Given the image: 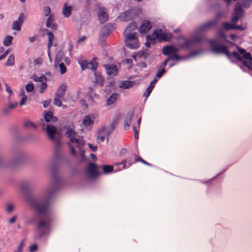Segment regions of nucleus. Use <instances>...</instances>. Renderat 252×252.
I'll return each mask as SVG.
<instances>
[{
    "label": "nucleus",
    "instance_id": "nucleus-1",
    "mask_svg": "<svg viewBox=\"0 0 252 252\" xmlns=\"http://www.w3.org/2000/svg\"><path fill=\"white\" fill-rule=\"evenodd\" d=\"M32 206L37 215V231L41 238L48 233L51 229L53 219L50 212L49 201L44 199L32 202Z\"/></svg>",
    "mask_w": 252,
    "mask_h": 252
},
{
    "label": "nucleus",
    "instance_id": "nucleus-2",
    "mask_svg": "<svg viewBox=\"0 0 252 252\" xmlns=\"http://www.w3.org/2000/svg\"><path fill=\"white\" fill-rule=\"evenodd\" d=\"M209 44L212 52L215 53L224 54L229 58L231 56V54L225 46L218 44L216 41L213 39L210 40ZM237 48L238 52L236 51L233 52L231 55L239 61H242V58L246 59L247 60L243 61V64L252 70V58L250 53H247L245 50L240 48L237 46Z\"/></svg>",
    "mask_w": 252,
    "mask_h": 252
},
{
    "label": "nucleus",
    "instance_id": "nucleus-3",
    "mask_svg": "<svg viewBox=\"0 0 252 252\" xmlns=\"http://www.w3.org/2000/svg\"><path fill=\"white\" fill-rule=\"evenodd\" d=\"M147 41L146 43L147 47H149L151 44H154L157 40L167 41L169 40V35L165 33H163L161 30H157L154 31L152 35L147 36Z\"/></svg>",
    "mask_w": 252,
    "mask_h": 252
},
{
    "label": "nucleus",
    "instance_id": "nucleus-4",
    "mask_svg": "<svg viewBox=\"0 0 252 252\" xmlns=\"http://www.w3.org/2000/svg\"><path fill=\"white\" fill-rule=\"evenodd\" d=\"M65 135L69 138L70 142L75 144L74 146L77 147L79 150H81L85 145V141L82 138L77 137L76 133L72 129L68 130Z\"/></svg>",
    "mask_w": 252,
    "mask_h": 252
},
{
    "label": "nucleus",
    "instance_id": "nucleus-5",
    "mask_svg": "<svg viewBox=\"0 0 252 252\" xmlns=\"http://www.w3.org/2000/svg\"><path fill=\"white\" fill-rule=\"evenodd\" d=\"M126 45L130 48L136 49L139 46V42L136 34H124Z\"/></svg>",
    "mask_w": 252,
    "mask_h": 252
},
{
    "label": "nucleus",
    "instance_id": "nucleus-6",
    "mask_svg": "<svg viewBox=\"0 0 252 252\" xmlns=\"http://www.w3.org/2000/svg\"><path fill=\"white\" fill-rule=\"evenodd\" d=\"M97 59L94 58L91 62H87L86 60H80L78 61L82 70L90 69L95 71L97 67Z\"/></svg>",
    "mask_w": 252,
    "mask_h": 252
},
{
    "label": "nucleus",
    "instance_id": "nucleus-7",
    "mask_svg": "<svg viewBox=\"0 0 252 252\" xmlns=\"http://www.w3.org/2000/svg\"><path fill=\"white\" fill-rule=\"evenodd\" d=\"M243 12V10L242 6L239 2H237L234 8V15L231 18V22L233 23H235L242 16Z\"/></svg>",
    "mask_w": 252,
    "mask_h": 252
},
{
    "label": "nucleus",
    "instance_id": "nucleus-8",
    "mask_svg": "<svg viewBox=\"0 0 252 252\" xmlns=\"http://www.w3.org/2000/svg\"><path fill=\"white\" fill-rule=\"evenodd\" d=\"M98 20L101 24L105 23L108 19L107 9L104 7H100L97 14Z\"/></svg>",
    "mask_w": 252,
    "mask_h": 252
},
{
    "label": "nucleus",
    "instance_id": "nucleus-9",
    "mask_svg": "<svg viewBox=\"0 0 252 252\" xmlns=\"http://www.w3.org/2000/svg\"><path fill=\"white\" fill-rule=\"evenodd\" d=\"M95 119L94 114H90L86 116L82 120V124L85 126H92L94 124Z\"/></svg>",
    "mask_w": 252,
    "mask_h": 252
},
{
    "label": "nucleus",
    "instance_id": "nucleus-10",
    "mask_svg": "<svg viewBox=\"0 0 252 252\" xmlns=\"http://www.w3.org/2000/svg\"><path fill=\"white\" fill-rule=\"evenodd\" d=\"M87 172L88 175L91 177H96L98 175L97 166L95 163H90L87 168Z\"/></svg>",
    "mask_w": 252,
    "mask_h": 252
},
{
    "label": "nucleus",
    "instance_id": "nucleus-11",
    "mask_svg": "<svg viewBox=\"0 0 252 252\" xmlns=\"http://www.w3.org/2000/svg\"><path fill=\"white\" fill-rule=\"evenodd\" d=\"M152 28V23L147 20L143 22L139 29V32L141 33H146Z\"/></svg>",
    "mask_w": 252,
    "mask_h": 252
},
{
    "label": "nucleus",
    "instance_id": "nucleus-12",
    "mask_svg": "<svg viewBox=\"0 0 252 252\" xmlns=\"http://www.w3.org/2000/svg\"><path fill=\"white\" fill-rule=\"evenodd\" d=\"M179 49L173 46H166L163 48V54L165 55H169L177 53Z\"/></svg>",
    "mask_w": 252,
    "mask_h": 252
},
{
    "label": "nucleus",
    "instance_id": "nucleus-13",
    "mask_svg": "<svg viewBox=\"0 0 252 252\" xmlns=\"http://www.w3.org/2000/svg\"><path fill=\"white\" fill-rule=\"evenodd\" d=\"M218 23L217 20H213L208 21L204 24L201 25L199 27L200 31H202L203 30H209L211 28L217 25Z\"/></svg>",
    "mask_w": 252,
    "mask_h": 252
},
{
    "label": "nucleus",
    "instance_id": "nucleus-14",
    "mask_svg": "<svg viewBox=\"0 0 252 252\" xmlns=\"http://www.w3.org/2000/svg\"><path fill=\"white\" fill-rule=\"evenodd\" d=\"M24 18V15L23 13H21L17 21H15L13 22L12 25V29L14 30L20 31L21 30V25L23 24V20Z\"/></svg>",
    "mask_w": 252,
    "mask_h": 252
},
{
    "label": "nucleus",
    "instance_id": "nucleus-15",
    "mask_svg": "<svg viewBox=\"0 0 252 252\" xmlns=\"http://www.w3.org/2000/svg\"><path fill=\"white\" fill-rule=\"evenodd\" d=\"M46 130L50 139L55 140V135L57 132V128L52 125H47Z\"/></svg>",
    "mask_w": 252,
    "mask_h": 252
},
{
    "label": "nucleus",
    "instance_id": "nucleus-16",
    "mask_svg": "<svg viewBox=\"0 0 252 252\" xmlns=\"http://www.w3.org/2000/svg\"><path fill=\"white\" fill-rule=\"evenodd\" d=\"M105 67L108 74L114 76L117 74L118 71L117 66L114 64H111L105 65Z\"/></svg>",
    "mask_w": 252,
    "mask_h": 252
},
{
    "label": "nucleus",
    "instance_id": "nucleus-17",
    "mask_svg": "<svg viewBox=\"0 0 252 252\" xmlns=\"http://www.w3.org/2000/svg\"><path fill=\"white\" fill-rule=\"evenodd\" d=\"M67 86L65 84H62L60 87L57 90L56 96L59 98H63L64 97L65 92L66 91Z\"/></svg>",
    "mask_w": 252,
    "mask_h": 252
},
{
    "label": "nucleus",
    "instance_id": "nucleus-18",
    "mask_svg": "<svg viewBox=\"0 0 252 252\" xmlns=\"http://www.w3.org/2000/svg\"><path fill=\"white\" fill-rule=\"evenodd\" d=\"M73 7L71 6L68 5L66 3L64 4L63 9V14L65 17H69L71 14Z\"/></svg>",
    "mask_w": 252,
    "mask_h": 252
},
{
    "label": "nucleus",
    "instance_id": "nucleus-19",
    "mask_svg": "<svg viewBox=\"0 0 252 252\" xmlns=\"http://www.w3.org/2000/svg\"><path fill=\"white\" fill-rule=\"evenodd\" d=\"M136 24L134 22L131 23L126 29L124 34H136L133 32L136 29Z\"/></svg>",
    "mask_w": 252,
    "mask_h": 252
},
{
    "label": "nucleus",
    "instance_id": "nucleus-20",
    "mask_svg": "<svg viewBox=\"0 0 252 252\" xmlns=\"http://www.w3.org/2000/svg\"><path fill=\"white\" fill-rule=\"evenodd\" d=\"M54 20V18L53 16L52 15H50L46 21V27L48 28H51L52 29H56L57 26L56 24L53 23Z\"/></svg>",
    "mask_w": 252,
    "mask_h": 252
},
{
    "label": "nucleus",
    "instance_id": "nucleus-21",
    "mask_svg": "<svg viewBox=\"0 0 252 252\" xmlns=\"http://www.w3.org/2000/svg\"><path fill=\"white\" fill-rule=\"evenodd\" d=\"M44 119L47 122H55L57 121V118L56 117H54L53 116L52 113L50 111H49L45 114Z\"/></svg>",
    "mask_w": 252,
    "mask_h": 252
},
{
    "label": "nucleus",
    "instance_id": "nucleus-22",
    "mask_svg": "<svg viewBox=\"0 0 252 252\" xmlns=\"http://www.w3.org/2000/svg\"><path fill=\"white\" fill-rule=\"evenodd\" d=\"M131 12L129 11L125 12L121 14L119 17L120 19L124 22L129 21L130 18Z\"/></svg>",
    "mask_w": 252,
    "mask_h": 252
},
{
    "label": "nucleus",
    "instance_id": "nucleus-23",
    "mask_svg": "<svg viewBox=\"0 0 252 252\" xmlns=\"http://www.w3.org/2000/svg\"><path fill=\"white\" fill-rule=\"evenodd\" d=\"M94 75L96 84L99 85L101 87H102L104 80V78L101 75L98 74L96 72L94 73Z\"/></svg>",
    "mask_w": 252,
    "mask_h": 252
},
{
    "label": "nucleus",
    "instance_id": "nucleus-24",
    "mask_svg": "<svg viewBox=\"0 0 252 252\" xmlns=\"http://www.w3.org/2000/svg\"><path fill=\"white\" fill-rule=\"evenodd\" d=\"M47 35L49 37V43L48 45V55L50 56V48L53 45V42L54 40V36L53 33L49 31L47 32Z\"/></svg>",
    "mask_w": 252,
    "mask_h": 252
},
{
    "label": "nucleus",
    "instance_id": "nucleus-25",
    "mask_svg": "<svg viewBox=\"0 0 252 252\" xmlns=\"http://www.w3.org/2000/svg\"><path fill=\"white\" fill-rule=\"evenodd\" d=\"M200 40L196 38H193L192 40H189L185 41L183 44L182 47L189 48L190 47L193 42H199Z\"/></svg>",
    "mask_w": 252,
    "mask_h": 252
},
{
    "label": "nucleus",
    "instance_id": "nucleus-26",
    "mask_svg": "<svg viewBox=\"0 0 252 252\" xmlns=\"http://www.w3.org/2000/svg\"><path fill=\"white\" fill-rule=\"evenodd\" d=\"M120 120V116H117L113 120L112 123L110 126V132H112L117 126L119 121Z\"/></svg>",
    "mask_w": 252,
    "mask_h": 252
},
{
    "label": "nucleus",
    "instance_id": "nucleus-27",
    "mask_svg": "<svg viewBox=\"0 0 252 252\" xmlns=\"http://www.w3.org/2000/svg\"><path fill=\"white\" fill-rule=\"evenodd\" d=\"M15 63V57L13 54H11L7 60V61L5 63V66L13 65Z\"/></svg>",
    "mask_w": 252,
    "mask_h": 252
},
{
    "label": "nucleus",
    "instance_id": "nucleus-28",
    "mask_svg": "<svg viewBox=\"0 0 252 252\" xmlns=\"http://www.w3.org/2000/svg\"><path fill=\"white\" fill-rule=\"evenodd\" d=\"M118 95H119L117 94H113L110 96L107 100L108 104L111 105L114 103L116 101Z\"/></svg>",
    "mask_w": 252,
    "mask_h": 252
},
{
    "label": "nucleus",
    "instance_id": "nucleus-29",
    "mask_svg": "<svg viewBox=\"0 0 252 252\" xmlns=\"http://www.w3.org/2000/svg\"><path fill=\"white\" fill-rule=\"evenodd\" d=\"M32 78L35 82L42 83L44 81H47V78L44 75H42L40 77L33 75Z\"/></svg>",
    "mask_w": 252,
    "mask_h": 252
},
{
    "label": "nucleus",
    "instance_id": "nucleus-30",
    "mask_svg": "<svg viewBox=\"0 0 252 252\" xmlns=\"http://www.w3.org/2000/svg\"><path fill=\"white\" fill-rule=\"evenodd\" d=\"M133 83L131 81H125L122 82V83L120 85V87L124 89H128L133 86Z\"/></svg>",
    "mask_w": 252,
    "mask_h": 252
},
{
    "label": "nucleus",
    "instance_id": "nucleus-31",
    "mask_svg": "<svg viewBox=\"0 0 252 252\" xmlns=\"http://www.w3.org/2000/svg\"><path fill=\"white\" fill-rule=\"evenodd\" d=\"M222 27L225 30H234V24L228 22H223L222 24Z\"/></svg>",
    "mask_w": 252,
    "mask_h": 252
},
{
    "label": "nucleus",
    "instance_id": "nucleus-32",
    "mask_svg": "<svg viewBox=\"0 0 252 252\" xmlns=\"http://www.w3.org/2000/svg\"><path fill=\"white\" fill-rule=\"evenodd\" d=\"M13 37L10 35L6 36L3 41V44L5 46H8L12 44Z\"/></svg>",
    "mask_w": 252,
    "mask_h": 252
},
{
    "label": "nucleus",
    "instance_id": "nucleus-33",
    "mask_svg": "<svg viewBox=\"0 0 252 252\" xmlns=\"http://www.w3.org/2000/svg\"><path fill=\"white\" fill-rule=\"evenodd\" d=\"M103 172L105 174L111 173L113 171V167L111 165H103L102 166Z\"/></svg>",
    "mask_w": 252,
    "mask_h": 252
},
{
    "label": "nucleus",
    "instance_id": "nucleus-34",
    "mask_svg": "<svg viewBox=\"0 0 252 252\" xmlns=\"http://www.w3.org/2000/svg\"><path fill=\"white\" fill-rule=\"evenodd\" d=\"M217 36L220 39H225L226 34L222 29H219L217 32Z\"/></svg>",
    "mask_w": 252,
    "mask_h": 252
},
{
    "label": "nucleus",
    "instance_id": "nucleus-35",
    "mask_svg": "<svg viewBox=\"0 0 252 252\" xmlns=\"http://www.w3.org/2000/svg\"><path fill=\"white\" fill-rule=\"evenodd\" d=\"M47 87V85L46 84V81H44V82H42L39 87V92L41 94L43 93L44 92V91L46 90Z\"/></svg>",
    "mask_w": 252,
    "mask_h": 252
},
{
    "label": "nucleus",
    "instance_id": "nucleus-36",
    "mask_svg": "<svg viewBox=\"0 0 252 252\" xmlns=\"http://www.w3.org/2000/svg\"><path fill=\"white\" fill-rule=\"evenodd\" d=\"M165 72V70L164 68V67H160L156 74V76L158 78H160L163 74Z\"/></svg>",
    "mask_w": 252,
    "mask_h": 252
},
{
    "label": "nucleus",
    "instance_id": "nucleus-37",
    "mask_svg": "<svg viewBox=\"0 0 252 252\" xmlns=\"http://www.w3.org/2000/svg\"><path fill=\"white\" fill-rule=\"evenodd\" d=\"M24 126L26 127H32L33 128H36V126L32 122L30 121H26L24 123Z\"/></svg>",
    "mask_w": 252,
    "mask_h": 252
},
{
    "label": "nucleus",
    "instance_id": "nucleus-38",
    "mask_svg": "<svg viewBox=\"0 0 252 252\" xmlns=\"http://www.w3.org/2000/svg\"><path fill=\"white\" fill-rule=\"evenodd\" d=\"M34 88V85L32 83H29L26 86V90L28 92H32L33 91Z\"/></svg>",
    "mask_w": 252,
    "mask_h": 252
},
{
    "label": "nucleus",
    "instance_id": "nucleus-39",
    "mask_svg": "<svg viewBox=\"0 0 252 252\" xmlns=\"http://www.w3.org/2000/svg\"><path fill=\"white\" fill-rule=\"evenodd\" d=\"M61 98L56 97L54 100V104L58 106H61L62 105V102L60 99Z\"/></svg>",
    "mask_w": 252,
    "mask_h": 252
},
{
    "label": "nucleus",
    "instance_id": "nucleus-40",
    "mask_svg": "<svg viewBox=\"0 0 252 252\" xmlns=\"http://www.w3.org/2000/svg\"><path fill=\"white\" fill-rule=\"evenodd\" d=\"M43 12L45 16H48L51 13V9L49 6H45L43 8Z\"/></svg>",
    "mask_w": 252,
    "mask_h": 252
},
{
    "label": "nucleus",
    "instance_id": "nucleus-41",
    "mask_svg": "<svg viewBox=\"0 0 252 252\" xmlns=\"http://www.w3.org/2000/svg\"><path fill=\"white\" fill-rule=\"evenodd\" d=\"M59 67L60 68L61 73L62 74L66 72V68L63 63H60L59 65Z\"/></svg>",
    "mask_w": 252,
    "mask_h": 252
},
{
    "label": "nucleus",
    "instance_id": "nucleus-42",
    "mask_svg": "<svg viewBox=\"0 0 252 252\" xmlns=\"http://www.w3.org/2000/svg\"><path fill=\"white\" fill-rule=\"evenodd\" d=\"M21 96H23V97L20 101V105H23L25 104L27 100V97L24 94V92H23L21 94Z\"/></svg>",
    "mask_w": 252,
    "mask_h": 252
},
{
    "label": "nucleus",
    "instance_id": "nucleus-43",
    "mask_svg": "<svg viewBox=\"0 0 252 252\" xmlns=\"http://www.w3.org/2000/svg\"><path fill=\"white\" fill-rule=\"evenodd\" d=\"M234 29L240 30L241 31H244L247 28L246 24L243 25L242 26H236L234 24Z\"/></svg>",
    "mask_w": 252,
    "mask_h": 252
},
{
    "label": "nucleus",
    "instance_id": "nucleus-44",
    "mask_svg": "<svg viewBox=\"0 0 252 252\" xmlns=\"http://www.w3.org/2000/svg\"><path fill=\"white\" fill-rule=\"evenodd\" d=\"M170 58V60H179L181 58V57L177 54V53L173 54L171 55V56L169 57Z\"/></svg>",
    "mask_w": 252,
    "mask_h": 252
},
{
    "label": "nucleus",
    "instance_id": "nucleus-45",
    "mask_svg": "<svg viewBox=\"0 0 252 252\" xmlns=\"http://www.w3.org/2000/svg\"><path fill=\"white\" fill-rule=\"evenodd\" d=\"M25 245V241L23 240L18 247L17 252H22V249Z\"/></svg>",
    "mask_w": 252,
    "mask_h": 252
},
{
    "label": "nucleus",
    "instance_id": "nucleus-46",
    "mask_svg": "<svg viewBox=\"0 0 252 252\" xmlns=\"http://www.w3.org/2000/svg\"><path fill=\"white\" fill-rule=\"evenodd\" d=\"M133 131L134 134V137L135 139H138V131L136 129V127L135 126H133Z\"/></svg>",
    "mask_w": 252,
    "mask_h": 252
},
{
    "label": "nucleus",
    "instance_id": "nucleus-47",
    "mask_svg": "<svg viewBox=\"0 0 252 252\" xmlns=\"http://www.w3.org/2000/svg\"><path fill=\"white\" fill-rule=\"evenodd\" d=\"M38 248L37 245L36 244H33L30 247V251L31 252H33L35 251Z\"/></svg>",
    "mask_w": 252,
    "mask_h": 252
},
{
    "label": "nucleus",
    "instance_id": "nucleus-48",
    "mask_svg": "<svg viewBox=\"0 0 252 252\" xmlns=\"http://www.w3.org/2000/svg\"><path fill=\"white\" fill-rule=\"evenodd\" d=\"M242 5L244 7L248 6L249 3L251 2L252 0H242Z\"/></svg>",
    "mask_w": 252,
    "mask_h": 252
},
{
    "label": "nucleus",
    "instance_id": "nucleus-49",
    "mask_svg": "<svg viewBox=\"0 0 252 252\" xmlns=\"http://www.w3.org/2000/svg\"><path fill=\"white\" fill-rule=\"evenodd\" d=\"M14 207L11 204H8L6 206V211L8 212H11L13 210Z\"/></svg>",
    "mask_w": 252,
    "mask_h": 252
},
{
    "label": "nucleus",
    "instance_id": "nucleus-50",
    "mask_svg": "<svg viewBox=\"0 0 252 252\" xmlns=\"http://www.w3.org/2000/svg\"><path fill=\"white\" fill-rule=\"evenodd\" d=\"M35 64H41L42 63V59L41 58H38L34 60Z\"/></svg>",
    "mask_w": 252,
    "mask_h": 252
},
{
    "label": "nucleus",
    "instance_id": "nucleus-51",
    "mask_svg": "<svg viewBox=\"0 0 252 252\" xmlns=\"http://www.w3.org/2000/svg\"><path fill=\"white\" fill-rule=\"evenodd\" d=\"M68 145H69L70 149H71V153L73 155L75 156L76 155V151H75L74 148L71 144L68 143Z\"/></svg>",
    "mask_w": 252,
    "mask_h": 252
},
{
    "label": "nucleus",
    "instance_id": "nucleus-52",
    "mask_svg": "<svg viewBox=\"0 0 252 252\" xmlns=\"http://www.w3.org/2000/svg\"><path fill=\"white\" fill-rule=\"evenodd\" d=\"M6 91L10 94V95L12 94V91L11 89V88L10 86H8V85L6 84L5 85Z\"/></svg>",
    "mask_w": 252,
    "mask_h": 252
},
{
    "label": "nucleus",
    "instance_id": "nucleus-53",
    "mask_svg": "<svg viewBox=\"0 0 252 252\" xmlns=\"http://www.w3.org/2000/svg\"><path fill=\"white\" fill-rule=\"evenodd\" d=\"M88 146H89V148L90 149H91L93 151H95L97 149V147L96 146H93L91 144H89Z\"/></svg>",
    "mask_w": 252,
    "mask_h": 252
},
{
    "label": "nucleus",
    "instance_id": "nucleus-54",
    "mask_svg": "<svg viewBox=\"0 0 252 252\" xmlns=\"http://www.w3.org/2000/svg\"><path fill=\"white\" fill-rule=\"evenodd\" d=\"M51 101V100L50 99L49 100H46L43 102V106L44 108H46L49 105L50 102Z\"/></svg>",
    "mask_w": 252,
    "mask_h": 252
},
{
    "label": "nucleus",
    "instance_id": "nucleus-55",
    "mask_svg": "<svg viewBox=\"0 0 252 252\" xmlns=\"http://www.w3.org/2000/svg\"><path fill=\"white\" fill-rule=\"evenodd\" d=\"M152 91L151 90H150L147 88L146 93L144 94V95L146 97H147L150 95V94H151Z\"/></svg>",
    "mask_w": 252,
    "mask_h": 252
},
{
    "label": "nucleus",
    "instance_id": "nucleus-56",
    "mask_svg": "<svg viewBox=\"0 0 252 252\" xmlns=\"http://www.w3.org/2000/svg\"><path fill=\"white\" fill-rule=\"evenodd\" d=\"M126 160H124L121 163L118 164V165H123L122 168L124 169L126 167Z\"/></svg>",
    "mask_w": 252,
    "mask_h": 252
},
{
    "label": "nucleus",
    "instance_id": "nucleus-57",
    "mask_svg": "<svg viewBox=\"0 0 252 252\" xmlns=\"http://www.w3.org/2000/svg\"><path fill=\"white\" fill-rule=\"evenodd\" d=\"M139 161L142 162V163L146 165H151V164L148 163L147 161L142 159L141 157H139Z\"/></svg>",
    "mask_w": 252,
    "mask_h": 252
},
{
    "label": "nucleus",
    "instance_id": "nucleus-58",
    "mask_svg": "<svg viewBox=\"0 0 252 252\" xmlns=\"http://www.w3.org/2000/svg\"><path fill=\"white\" fill-rule=\"evenodd\" d=\"M39 125L40 126H42V129H45V125H44V121L42 119L40 121V122H39Z\"/></svg>",
    "mask_w": 252,
    "mask_h": 252
},
{
    "label": "nucleus",
    "instance_id": "nucleus-59",
    "mask_svg": "<svg viewBox=\"0 0 252 252\" xmlns=\"http://www.w3.org/2000/svg\"><path fill=\"white\" fill-rule=\"evenodd\" d=\"M16 216H13L12 218H11L9 220V222L10 223H14L16 221Z\"/></svg>",
    "mask_w": 252,
    "mask_h": 252
},
{
    "label": "nucleus",
    "instance_id": "nucleus-60",
    "mask_svg": "<svg viewBox=\"0 0 252 252\" xmlns=\"http://www.w3.org/2000/svg\"><path fill=\"white\" fill-rule=\"evenodd\" d=\"M126 153V149H123L121 150L120 154L122 156L125 155Z\"/></svg>",
    "mask_w": 252,
    "mask_h": 252
},
{
    "label": "nucleus",
    "instance_id": "nucleus-61",
    "mask_svg": "<svg viewBox=\"0 0 252 252\" xmlns=\"http://www.w3.org/2000/svg\"><path fill=\"white\" fill-rule=\"evenodd\" d=\"M36 38H37L36 36H33L32 37H30L29 38V40L31 42H32L34 41L36 39Z\"/></svg>",
    "mask_w": 252,
    "mask_h": 252
},
{
    "label": "nucleus",
    "instance_id": "nucleus-62",
    "mask_svg": "<svg viewBox=\"0 0 252 252\" xmlns=\"http://www.w3.org/2000/svg\"><path fill=\"white\" fill-rule=\"evenodd\" d=\"M216 178H212L211 179V180H208V181H205V183L206 184H209L210 183H212L213 181H215Z\"/></svg>",
    "mask_w": 252,
    "mask_h": 252
},
{
    "label": "nucleus",
    "instance_id": "nucleus-63",
    "mask_svg": "<svg viewBox=\"0 0 252 252\" xmlns=\"http://www.w3.org/2000/svg\"><path fill=\"white\" fill-rule=\"evenodd\" d=\"M157 82V80L155 79L153 81H152L150 84V85H152V87L154 88L156 83Z\"/></svg>",
    "mask_w": 252,
    "mask_h": 252
},
{
    "label": "nucleus",
    "instance_id": "nucleus-64",
    "mask_svg": "<svg viewBox=\"0 0 252 252\" xmlns=\"http://www.w3.org/2000/svg\"><path fill=\"white\" fill-rule=\"evenodd\" d=\"M170 60V58H168L166 60H165L164 61V62L163 63V66L162 67H164L166 65V64H167V63Z\"/></svg>",
    "mask_w": 252,
    "mask_h": 252
}]
</instances>
